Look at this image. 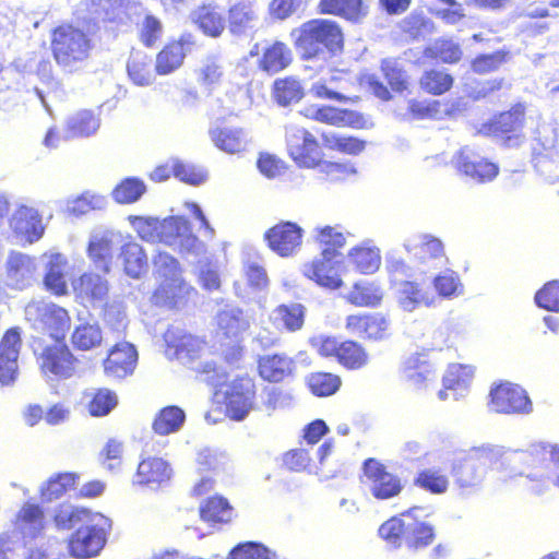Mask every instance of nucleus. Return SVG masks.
Wrapping results in <instances>:
<instances>
[{"label":"nucleus","instance_id":"nucleus-61","mask_svg":"<svg viewBox=\"0 0 559 559\" xmlns=\"http://www.w3.org/2000/svg\"><path fill=\"white\" fill-rule=\"evenodd\" d=\"M223 74V66L215 56L205 57L197 69L198 82L204 86L218 84Z\"/></svg>","mask_w":559,"mask_h":559},{"label":"nucleus","instance_id":"nucleus-37","mask_svg":"<svg viewBox=\"0 0 559 559\" xmlns=\"http://www.w3.org/2000/svg\"><path fill=\"white\" fill-rule=\"evenodd\" d=\"M474 378V367L471 365H449L442 382L447 390L453 392V399L457 400L468 390Z\"/></svg>","mask_w":559,"mask_h":559},{"label":"nucleus","instance_id":"nucleus-18","mask_svg":"<svg viewBox=\"0 0 559 559\" xmlns=\"http://www.w3.org/2000/svg\"><path fill=\"white\" fill-rule=\"evenodd\" d=\"M252 318L241 308L225 305L215 314L216 333L218 336L238 342L251 326Z\"/></svg>","mask_w":559,"mask_h":559},{"label":"nucleus","instance_id":"nucleus-64","mask_svg":"<svg viewBox=\"0 0 559 559\" xmlns=\"http://www.w3.org/2000/svg\"><path fill=\"white\" fill-rule=\"evenodd\" d=\"M131 226L139 237L147 242H157L162 221L153 216H129Z\"/></svg>","mask_w":559,"mask_h":559},{"label":"nucleus","instance_id":"nucleus-21","mask_svg":"<svg viewBox=\"0 0 559 559\" xmlns=\"http://www.w3.org/2000/svg\"><path fill=\"white\" fill-rule=\"evenodd\" d=\"M404 248L415 260L423 264L432 262L436 267L438 265L442 266L448 261L442 241L428 234L408 237L404 242Z\"/></svg>","mask_w":559,"mask_h":559},{"label":"nucleus","instance_id":"nucleus-17","mask_svg":"<svg viewBox=\"0 0 559 559\" xmlns=\"http://www.w3.org/2000/svg\"><path fill=\"white\" fill-rule=\"evenodd\" d=\"M226 413L234 420L245 419L253 408L254 383L250 378H239L224 390Z\"/></svg>","mask_w":559,"mask_h":559},{"label":"nucleus","instance_id":"nucleus-7","mask_svg":"<svg viewBox=\"0 0 559 559\" xmlns=\"http://www.w3.org/2000/svg\"><path fill=\"white\" fill-rule=\"evenodd\" d=\"M110 521L100 513H95L83 526L72 535L69 549L73 557L87 559L97 556L106 543Z\"/></svg>","mask_w":559,"mask_h":559},{"label":"nucleus","instance_id":"nucleus-16","mask_svg":"<svg viewBox=\"0 0 559 559\" xmlns=\"http://www.w3.org/2000/svg\"><path fill=\"white\" fill-rule=\"evenodd\" d=\"M490 408L496 413L528 414L533 409L526 392L519 385L502 383L490 391Z\"/></svg>","mask_w":559,"mask_h":559},{"label":"nucleus","instance_id":"nucleus-19","mask_svg":"<svg viewBox=\"0 0 559 559\" xmlns=\"http://www.w3.org/2000/svg\"><path fill=\"white\" fill-rule=\"evenodd\" d=\"M38 360L43 373L47 377L70 378L75 371L76 359L68 346L59 342L45 347Z\"/></svg>","mask_w":559,"mask_h":559},{"label":"nucleus","instance_id":"nucleus-12","mask_svg":"<svg viewBox=\"0 0 559 559\" xmlns=\"http://www.w3.org/2000/svg\"><path fill=\"white\" fill-rule=\"evenodd\" d=\"M365 485L370 493L379 500L396 497L404 488L401 478L390 473L377 460L369 459L364 464Z\"/></svg>","mask_w":559,"mask_h":559},{"label":"nucleus","instance_id":"nucleus-63","mask_svg":"<svg viewBox=\"0 0 559 559\" xmlns=\"http://www.w3.org/2000/svg\"><path fill=\"white\" fill-rule=\"evenodd\" d=\"M145 189V185L142 180L138 178H127L114 189L112 197L121 204L133 203L141 198Z\"/></svg>","mask_w":559,"mask_h":559},{"label":"nucleus","instance_id":"nucleus-32","mask_svg":"<svg viewBox=\"0 0 559 559\" xmlns=\"http://www.w3.org/2000/svg\"><path fill=\"white\" fill-rule=\"evenodd\" d=\"M100 115L83 109L70 115L64 121V139L90 138L100 128Z\"/></svg>","mask_w":559,"mask_h":559},{"label":"nucleus","instance_id":"nucleus-3","mask_svg":"<svg viewBox=\"0 0 559 559\" xmlns=\"http://www.w3.org/2000/svg\"><path fill=\"white\" fill-rule=\"evenodd\" d=\"M94 47L93 35L79 26L63 24L52 31L50 41L52 57L66 73L83 70Z\"/></svg>","mask_w":559,"mask_h":559},{"label":"nucleus","instance_id":"nucleus-46","mask_svg":"<svg viewBox=\"0 0 559 559\" xmlns=\"http://www.w3.org/2000/svg\"><path fill=\"white\" fill-rule=\"evenodd\" d=\"M383 297L382 288L373 282H358L346 296L347 300L358 307H376Z\"/></svg>","mask_w":559,"mask_h":559},{"label":"nucleus","instance_id":"nucleus-51","mask_svg":"<svg viewBox=\"0 0 559 559\" xmlns=\"http://www.w3.org/2000/svg\"><path fill=\"white\" fill-rule=\"evenodd\" d=\"M189 226L188 221L182 216L162 219L157 242L175 248Z\"/></svg>","mask_w":559,"mask_h":559},{"label":"nucleus","instance_id":"nucleus-52","mask_svg":"<svg viewBox=\"0 0 559 559\" xmlns=\"http://www.w3.org/2000/svg\"><path fill=\"white\" fill-rule=\"evenodd\" d=\"M273 93L277 104L288 106L302 98L304 88L297 79L285 78L275 81Z\"/></svg>","mask_w":559,"mask_h":559},{"label":"nucleus","instance_id":"nucleus-6","mask_svg":"<svg viewBox=\"0 0 559 559\" xmlns=\"http://www.w3.org/2000/svg\"><path fill=\"white\" fill-rule=\"evenodd\" d=\"M509 463L518 468L516 475L537 483L533 474L549 472L551 476L559 471V444L538 441L526 449H513Z\"/></svg>","mask_w":559,"mask_h":559},{"label":"nucleus","instance_id":"nucleus-45","mask_svg":"<svg viewBox=\"0 0 559 559\" xmlns=\"http://www.w3.org/2000/svg\"><path fill=\"white\" fill-rule=\"evenodd\" d=\"M127 69L132 82L139 86L151 85L154 81L152 60L143 51H133L131 53Z\"/></svg>","mask_w":559,"mask_h":559},{"label":"nucleus","instance_id":"nucleus-54","mask_svg":"<svg viewBox=\"0 0 559 559\" xmlns=\"http://www.w3.org/2000/svg\"><path fill=\"white\" fill-rule=\"evenodd\" d=\"M107 204L104 195L86 191L67 201V211L73 215H83L93 210H103Z\"/></svg>","mask_w":559,"mask_h":559},{"label":"nucleus","instance_id":"nucleus-23","mask_svg":"<svg viewBox=\"0 0 559 559\" xmlns=\"http://www.w3.org/2000/svg\"><path fill=\"white\" fill-rule=\"evenodd\" d=\"M10 227L15 236L28 243L39 240L44 233L41 215L38 210L31 206H20L10 218Z\"/></svg>","mask_w":559,"mask_h":559},{"label":"nucleus","instance_id":"nucleus-41","mask_svg":"<svg viewBox=\"0 0 559 559\" xmlns=\"http://www.w3.org/2000/svg\"><path fill=\"white\" fill-rule=\"evenodd\" d=\"M120 260L126 274L132 278H140L147 272V257L136 242H128L122 246Z\"/></svg>","mask_w":559,"mask_h":559},{"label":"nucleus","instance_id":"nucleus-50","mask_svg":"<svg viewBox=\"0 0 559 559\" xmlns=\"http://www.w3.org/2000/svg\"><path fill=\"white\" fill-rule=\"evenodd\" d=\"M199 28L211 37H217L225 28V20L214 8L203 7L193 15Z\"/></svg>","mask_w":559,"mask_h":559},{"label":"nucleus","instance_id":"nucleus-55","mask_svg":"<svg viewBox=\"0 0 559 559\" xmlns=\"http://www.w3.org/2000/svg\"><path fill=\"white\" fill-rule=\"evenodd\" d=\"M310 391L317 396H330L336 393L342 384L341 378L330 372H314L307 378Z\"/></svg>","mask_w":559,"mask_h":559},{"label":"nucleus","instance_id":"nucleus-8","mask_svg":"<svg viewBox=\"0 0 559 559\" xmlns=\"http://www.w3.org/2000/svg\"><path fill=\"white\" fill-rule=\"evenodd\" d=\"M25 318L35 329L48 332L56 341L64 337L71 323L64 308L45 300L29 301L25 307Z\"/></svg>","mask_w":559,"mask_h":559},{"label":"nucleus","instance_id":"nucleus-60","mask_svg":"<svg viewBox=\"0 0 559 559\" xmlns=\"http://www.w3.org/2000/svg\"><path fill=\"white\" fill-rule=\"evenodd\" d=\"M400 26L404 33L414 39L430 35L436 28L435 23L423 13H411L402 20Z\"/></svg>","mask_w":559,"mask_h":559},{"label":"nucleus","instance_id":"nucleus-13","mask_svg":"<svg viewBox=\"0 0 559 559\" xmlns=\"http://www.w3.org/2000/svg\"><path fill=\"white\" fill-rule=\"evenodd\" d=\"M290 157L300 167L313 168L322 160V152L316 138L306 129L290 127L286 132Z\"/></svg>","mask_w":559,"mask_h":559},{"label":"nucleus","instance_id":"nucleus-49","mask_svg":"<svg viewBox=\"0 0 559 559\" xmlns=\"http://www.w3.org/2000/svg\"><path fill=\"white\" fill-rule=\"evenodd\" d=\"M432 285L438 296L445 299H453L464 294V285L459 274L449 269L436 275Z\"/></svg>","mask_w":559,"mask_h":559},{"label":"nucleus","instance_id":"nucleus-15","mask_svg":"<svg viewBox=\"0 0 559 559\" xmlns=\"http://www.w3.org/2000/svg\"><path fill=\"white\" fill-rule=\"evenodd\" d=\"M75 300L85 308H96L105 302L109 294L108 280L95 272H84L72 281Z\"/></svg>","mask_w":559,"mask_h":559},{"label":"nucleus","instance_id":"nucleus-39","mask_svg":"<svg viewBox=\"0 0 559 559\" xmlns=\"http://www.w3.org/2000/svg\"><path fill=\"white\" fill-rule=\"evenodd\" d=\"M348 259L359 272L365 274L374 273L381 265L380 250L370 240L352 248Z\"/></svg>","mask_w":559,"mask_h":559},{"label":"nucleus","instance_id":"nucleus-44","mask_svg":"<svg viewBox=\"0 0 559 559\" xmlns=\"http://www.w3.org/2000/svg\"><path fill=\"white\" fill-rule=\"evenodd\" d=\"M290 61V49L285 44L276 41L263 50L259 67L261 70L274 74L288 67Z\"/></svg>","mask_w":559,"mask_h":559},{"label":"nucleus","instance_id":"nucleus-48","mask_svg":"<svg viewBox=\"0 0 559 559\" xmlns=\"http://www.w3.org/2000/svg\"><path fill=\"white\" fill-rule=\"evenodd\" d=\"M186 420L185 412L178 406L163 408L153 423V429L160 436L177 432Z\"/></svg>","mask_w":559,"mask_h":559},{"label":"nucleus","instance_id":"nucleus-2","mask_svg":"<svg viewBox=\"0 0 559 559\" xmlns=\"http://www.w3.org/2000/svg\"><path fill=\"white\" fill-rule=\"evenodd\" d=\"M167 344V354L173 355L191 369L206 374L207 381L214 386H223L228 378L225 368L217 366L213 359L206 357L207 344L200 337L186 334L179 329H169L164 335Z\"/></svg>","mask_w":559,"mask_h":559},{"label":"nucleus","instance_id":"nucleus-5","mask_svg":"<svg viewBox=\"0 0 559 559\" xmlns=\"http://www.w3.org/2000/svg\"><path fill=\"white\" fill-rule=\"evenodd\" d=\"M153 265L157 282L152 297L153 302L169 308L182 304L192 292V287L183 280L178 260L167 252H158L154 257Z\"/></svg>","mask_w":559,"mask_h":559},{"label":"nucleus","instance_id":"nucleus-27","mask_svg":"<svg viewBox=\"0 0 559 559\" xmlns=\"http://www.w3.org/2000/svg\"><path fill=\"white\" fill-rule=\"evenodd\" d=\"M524 122V107L522 105H518L513 107L510 111L500 114L492 122L489 124H485L480 132L488 135H499L513 133V135H509L507 138V144L513 145L518 144L520 141V135L518 132L522 129Z\"/></svg>","mask_w":559,"mask_h":559},{"label":"nucleus","instance_id":"nucleus-33","mask_svg":"<svg viewBox=\"0 0 559 559\" xmlns=\"http://www.w3.org/2000/svg\"><path fill=\"white\" fill-rule=\"evenodd\" d=\"M397 285V302L407 312L420 306L430 307L436 302V296L416 282L401 281Z\"/></svg>","mask_w":559,"mask_h":559},{"label":"nucleus","instance_id":"nucleus-59","mask_svg":"<svg viewBox=\"0 0 559 559\" xmlns=\"http://www.w3.org/2000/svg\"><path fill=\"white\" fill-rule=\"evenodd\" d=\"M411 111L420 118L442 119L445 116L454 115V104L441 103L439 100L413 102L409 105Z\"/></svg>","mask_w":559,"mask_h":559},{"label":"nucleus","instance_id":"nucleus-36","mask_svg":"<svg viewBox=\"0 0 559 559\" xmlns=\"http://www.w3.org/2000/svg\"><path fill=\"white\" fill-rule=\"evenodd\" d=\"M190 44L188 39L181 37L179 40L168 44L157 53L155 71L159 75H167L179 69L185 60L187 49Z\"/></svg>","mask_w":559,"mask_h":559},{"label":"nucleus","instance_id":"nucleus-42","mask_svg":"<svg viewBox=\"0 0 559 559\" xmlns=\"http://www.w3.org/2000/svg\"><path fill=\"white\" fill-rule=\"evenodd\" d=\"M73 346L80 350L97 348L103 342V330L95 320L80 322L71 335Z\"/></svg>","mask_w":559,"mask_h":559},{"label":"nucleus","instance_id":"nucleus-26","mask_svg":"<svg viewBox=\"0 0 559 559\" xmlns=\"http://www.w3.org/2000/svg\"><path fill=\"white\" fill-rule=\"evenodd\" d=\"M138 361V352L130 343H119L109 353L104 362L107 376L122 379L132 374Z\"/></svg>","mask_w":559,"mask_h":559},{"label":"nucleus","instance_id":"nucleus-24","mask_svg":"<svg viewBox=\"0 0 559 559\" xmlns=\"http://www.w3.org/2000/svg\"><path fill=\"white\" fill-rule=\"evenodd\" d=\"M403 379L415 389H426L437 378V366L426 354H412L402 365Z\"/></svg>","mask_w":559,"mask_h":559},{"label":"nucleus","instance_id":"nucleus-62","mask_svg":"<svg viewBox=\"0 0 559 559\" xmlns=\"http://www.w3.org/2000/svg\"><path fill=\"white\" fill-rule=\"evenodd\" d=\"M337 359L340 364L348 369H359L367 364L368 356L360 345L346 341L342 342Z\"/></svg>","mask_w":559,"mask_h":559},{"label":"nucleus","instance_id":"nucleus-9","mask_svg":"<svg viewBox=\"0 0 559 559\" xmlns=\"http://www.w3.org/2000/svg\"><path fill=\"white\" fill-rule=\"evenodd\" d=\"M342 269L343 263L338 259L337 251L325 248L310 263L304 264L301 271L307 278L314 281L319 286L334 290L343 285Z\"/></svg>","mask_w":559,"mask_h":559},{"label":"nucleus","instance_id":"nucleus-22","mask_svg":"<svg viewBox=\"0 0 559 559\" xmlns=\"http://www.w3.org/2000/svg\"><path fill=\"white\" fill-rule=\"evenodd\" d=\"M21 349V335L17 329L9 330L0 342V385H11L19 372L17 359Z\"/></svg>","mask_w":559,"mask_h":559},{"label":"nucleus","instance_id":"nucleus-10","mask_svg":"<svg viewBox=\"0 0 559 559\" xmlns=\"http://www.w3.org/2000/svg\"><path fill=\"white\" fill-rule=\"evenodd\" d=\"M332 451L333 443L329 440L317 450L318 464H310V455L305 449L286 453L284 463L292 471H308V473L316 474L321 479H330L340 472V466L330 462Z\"/></svg>","mask_w":559,"mask_h":559},{"label":"nucleus","instance_id":"nucleus-4","mask_svg":"<svg viewBox=\"0 0 559 559\" xmlns=\"http://www.w3.org/2000/svg\"><path fill=\"white\" fill-rule=\"evenodd\" d=\"M302 58L328 60L332 52L342 48L343 34L335 22L311 20L290 33Z\"/></svg>","mask_w":559,"mask_h":559},{"label":"nucleus","instance_id":"nucleus-29","mask_svg":"<svg viewBox=\"0 0 559 559\" xmlns=\"http://www.w3.org/2000/svg\"><path fill=\"white\" fill-rule=\"evenodd\" d=\"M209 136L218 150L227 154L241 153L249 144L248 133L241 128L213 124L209 129Z\"/></svg>","mask_w":559,"mask_h":559},{"label":"nucleus","instance_id":"nucleus-43","mask_svg":"<svg viewBox=\"0 0 559 559\" xmlns=\"http://www.w3.org/2000/svg\"><path fill=\"white\" fill-rule=\"evenodd\" d=\"M96 512L69 503L59 504L55 510V525L58 530H71L76 525L83 526Z\"/></svg>","mask_w":559,"mask_h":559},{"label":"nucleus","instance_id":"nucleus-56","mask_svg":"<svg viewBox=\"0 0 559 559\" xmlns=\"http://www.w3.org/2000/svg\"><path fill=\"white\" fill-rule=\"evenodd\" d=\"M88 401V412L92 416H105L117 405V396L107 389L92 390L85 393Z\"/></svg>","mask_w":559,"mask_h":559},{"label":"nucleus","instance_id":"nucleus-58","mask_svg":"<svg viewBox=\"0 0 559 559\" xmlns=\"http://www.w3.org/2000/svg\"><path fill=\"white\" fill-rule=\"evenodd\" d=\"M200 514L206 522H228L233 515V509L223 497H213L200 508Z\"/></svg>","mask_w":559,"mask_h":559},{"label":"nucleus","instance_id":"nucleus-1","mask_svg":"<svg viewBox=\"0 0 559 559\" xmlns=\"http://www.w3.org/2000/svg\"><path fill=\"white\" fill-rule=\"evenodd\" d=\"M514 454L513 449L499 444L485 443L464 451L453 465V476L460 488H477L484 481L488 466L497 465L501 478L518 477V468L509 459Z\"/></svg>","mask_w":559,"mask_h":559},{"label":"nucleus","instance_id":"nucleus-53","mask_svg":"<svg viewBox=\"0 0 559 559\" xmlns=\"http://www.w3.org/2000/svg\"><path fill=\"white\" fill-rule=\"evenodd\" d=\"M414 484L431 493H444L449 487V479L440 468H426L420 471Z\"/></svg>","mask_w":559,"mask_h":559},{"label":"nucleus","instance_id":"nucleus-11","mask_svg":"<svg viewBox=\"0 0 559 559\" xmlns=\"http://www.w3.org/2000/svg\"><path fill=\"white\" fill-rule=\"evenodd\" d=\"M37 271L36 258L12 250L3 264L2 282L8 288L23 290L35 283Z\"/></svg>","mask_w":559,"mask_h":559},{"label":"nucleus","instance_id":"nucleus-28","mask_svg":"<svg viewBox=\"0 0 559 559\" xmlns=\"http://www.w3.org/2000/svg\"><path fill=\"white\" fill-rule=\"evenodd\" d=\"M120 234L109 229H96L92 233L87 248L91 260L98 264L105 273L110 270V260L114 246L120 242Z\"/></svg>","mask_w":559,"mask_h":559},{"label":"nucleus","instance_id":"nucleus-25","mask_svg":"<svg viewBox=\"0 0 559 559\" xmlns=\"http://www.w3.org/2000/svg\"><path fill=\"white\" fill-rule=\"evenodd\" d=\"M454 164L462 174L477 182L490 181L499 173L496 164L484 159L468 148H463L459 152Z\"/></svg>","mask_w":559,"mask_h":559},{"label":"nucleus","instance_id":"nucleus-38","mask_svg":"<svg viewBox=\"0 0 559 559\" xmlns=\"http://www.w3.org/2000/svg\"><path fill=\"white\" fill-rule=\"evenodd\" d=\"M294 361L284 354L265 355L259 360L260 376L271 382H278L292 373Z\"/></svg>","mask_w":559,"mask_h":559},{"label":"nucleus","instance_id":"nucleus-31","mask_svg":"<svg viewBox=\"0 0 559 559\" xmlns=\"http://www.w3.org/2000/svg\"><path fill=\"white\" fill-rule=\"evenodd\" d=\"M46 259L44 283L48 290L57 296L68 294L67 273L68 259L59 252H49Z\"/></svg>","mask_w":559,"mask_h":559},{"label":"nucleus","instance_id":"nucleus-14","mask_svg":"<svg viewBox=\"0 0 559 559\" xmlns=\"http://www.w3.org/2000/svg\"><path fill=\"white\" fill-rule=\"evenodd\" d=\"M432 514L430 507H414L403 513L405 521L404 543L409 548H421L432 543L435 533L427 520Z\"/></svg>","mask_w":559,"mask_h":559},{"label":"nucleus","instance_id":"nucleus-57","mask_svg":"<svg viewBox=\"0 0 559 559\" xmlns=\"http://www.w3.org/2000/svg\"><path fill=\"white\" fill-rule=\"evenodd\" d=\"M320 8L323 13L342 15L348 20H356L362 14L361 0H321Z\"/></svg>","mask_w":559,"mask_h":559},{"label":"nucleus","instance_id":"nucleus-34","mask_svg":"<svg viewBox=\"0 0 559 559\" xmlns=\"http://www.w3.org/2000/svg\"><path fill=\"white\" fill-rule=\"evenodd\" d=\"M15 526L28 543L37 539L44 530V513L40 507L25 503L17 514Z\"/></svg>","mask_w":559,"mask_h":559},{"label":"nucleus","instance_id":"nucleus-40","mask_svg":"<svg viewBox=\"0 0 559 559\" xmlns=\"http://www.w3.org/2000/svg\"><path fill=\"white\" fill-rule=\"evenodd\" d=\"M306 308L301 304L280 305L270 314L271 321L289 332L298 331L305 321Z\"/></svg>","mask_w":559,"mask_h":559},{"label":"nucleus","instance_id":"nucleus-47","mask_svg":"<svg viewBox=\"0 0 559 559\" xmlns=\"http://www.w3.org/2000/svg\"><path fill=\"white\" fill-rule=\"evenodd\" d=\"M74 473H60L51 476L40 487V496L43 501H53L61 498L68 490L73 488L78 480Z\"/></svg>","mask_w":559,"mask_h":559},{"label":"nucleus","instance_id":"nucleus-30","mask_svg":"<svg viewBox=\"0 0 559 559\" xmlns=\"http://www.w3.org/2000/svg\"><path fill=\"white\" fill-rule=\"evenodd\" d=\"M173 469L166 461L160 457H148L140 462L134 481L157 489L168 484Z\"/></svg>","mask_w":559,"mask_h":559},{"label":"nucleus","instance_id":"nucleus-35","mask_svg":"<svg viewBox=\"0 0 559 559\" xmlns=\"http://www.w3.org/2000/svg\"><path fill=\"white\" fill-rule=\"evenodd\" d=\"M259 17L249 0L233 5L229 10V29L235 35H247L258 25Z\"/></svg>","mask_w":559,"mask_h":559},{"label":"nucleus","instance_id":"nucleus-20","mask_svg":"<svg viewBox=\"0 0 559 559\" xmlns=\"http://www.w3.org/2000/svg\"><path fill=\"white\" fill-rule=\"evenodd\" d=\"M264 239L272 251L281 257H289L301 246L302 228L292 222H282L270 228Z\"/></svg>","mask_w":559,"mask_h":559}]
</instances>
